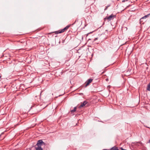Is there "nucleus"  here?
Wrapping results in <instances>:
<instances>
[{
	"instance_id": "obj_7",
	"label": "nucleus",
	"mask_w": 150,
	"mask_h": 150,
	"mask_svg": "<svg viewBox=\"0 0 150 150\" xmlns=\"http://www.w3.org/2000/svg\"><path fill=\"white\" fill-rule=\"evenodd\" d=\"M147 90L150 91V82L148 84L146 88Z\"/></svg>"
},
{
	"instance_id": "obj_10",
	"label": "nucleus",
	"mask_w": 150,
	"mask_h": 150,
	"mask_svg": "<svg viewBox=\"0 0 150 150\" xmlns=\"http://www.w3.org/2000/svg\"><path fill=\"white\" fill-rule=\"evenodd\" d=\"M98 38H95L94 39V40L93 42V41H96V40H98Z\"/></svg>"
},
{
	"instance_id": "obj_9",
	"label": "nucleus",
	"mask_w": 150,
	"mask_h": 150,
	"mask_svg": "<svg viewBox=\"0 0 150 150\" xmlns=\"http://www.w3.org/2000/svg\"><path fill=\"white\" fill-rule=\"evenodd\" d=\"M76 107H75L73 110H71V112L72 113L74 112H75L76 111Z\"/></svg>"
},
{
	"instance_id": "obj_2",
	"label": "nucleus",
	"mask_w": 150,
	"mask_h": 150,
	"mask_svg": "<svg viewBox=\"0 0 150 150\" xmlns=\"http://www.w3.org/2000/svg\"><path fill=\"white\" fill-rule=\"evenodd\" d=\"M116 17V15H113V14H112L110 16L108 17H106L104 19H107L108 21H110L112 20L113 19L115 18Z\"/></svg>"
},
{
	"instance_id": "obj_4",
	"label": "nucleus",
	"mask_w": 150,
	"mask_h": 150,
	"mask_svg": "<svg viewBox=\"0 0 150 150\" xmlns=\"http://www.w3.org/2000/svg\"><path fill=\"white\" fill-rule=\"evenodd\" d=\"M93 80L92 79H88L86 82V85L85 86V87H86L88 85H89V84L92 82Z\"/></svg>"
},
{
	"instance_id": "obj_8",
	"label": "nucleus",
	"mask_w": 150,
	"mask_h": 150,
	"mask_svg": "<svg viewBox=\"0 0 150 150\" xmlns=\"http://www.w3.org/2000/svg\"><path fill=\"white\" fill-rule=\"evenodd\" d=\"M111 150H119L117 147L114 146L110 149Z\"/></svg>"
},
{
	"instance_id": "obj_6",
	"label": "nucleus",
	"mask_w": 150,
	"mask_h": 150,
	"mask_svg": "<svg viewBox=\"0 0 150 150\" xmlns=\"http://www.w3.org/2000/svg\"><path fill=\"white\" fill-rule=\"evenodd\" d=\"M150 15V13L149 14H147V15H145L140 20V22L143 21L142 20L143 19H146V18L148 17Z\"/></svg>"
},
{
	"instance_id": "obj_3",
	"label": "nucleus",
	"mask_w": 150,
	"mask_h": 150,
	"mask_svg": "<svg viewBox=\"0 0 150 150\" xmlns=\"http://www.w3.org/2000/svg\"><path fill=\"white\" fill-rule=\"evenodd\" d=\"M70 25H68L67 26H66L63 29L61 30H59V31H56V32L57 33H62L63 32H64L65 30H67L70 27Z\"/></svg>"
},
{
	"instance_id": "obj_13",
	"label": "nucleus",
	"mask_w": 150,
	"mask_h": 150,
	"mask_svg": "<svg viewBox=\"0 0 150 150\" xmlns=\"http://www.w3.org/2000/svg\"><path fill=\"white\" fill-rule=\"evenodd\" d=\"M91 40V39H89L88 40Z\"/></svg>"
},
{
	"instance_id": "obj_1",
	"label": "nucleus",
	"mask_w": 150,
	"mask_h": 150,
	"mask_svg": "<svg viewBox=\"0 0 150 150\" xmlns=\"http://www.w3.org/2000/svg\"><path fill=\"white\" fill-rule=\"evenodd\" d=\"M45 143L42 140H39L38 141L35 146L36 150H43L41 148V146L45 145Z\"/></svg>"
},
{
	"instance_id": "obj_11",
	"label": "nucleus",
	"mask_w": 150,
	"mask_h": 150,
	"mask_svg": "<svg viewBox=\"0 0 150 150\" xmlns=\"http://www.w3.org/2000/svg\"><path fill=\"white\" fill-rule=\"evenodd\" d=\"M108 6L107 7H106V8H105V10H106L107 8H108Z\"/></svg>"
},
{
	"instance_id": "obj_5",
	"label": "nucleus",
	"mask_w": 150,
	"mask_h": 150,
	"mask_svg": "<svg viewBox=\"0 0 150 150\" xmlns=\"http://www.w3.org/2000/svg\"><path fill=\"white\" fill-rule=\"evenodd\" d=\"M88 103L86 101H84L83 102V103H81V105L79 107V108H80L82 107H83L84 106H85L87 103Z\"/></svg>"
},
{
	"instance_id": "obj_14",
	"label": "nucleus",
	"mask_w": 150,
	"mask_h": 150,
	"mask_svg": "<svg viewBox=\"0 0 150 150\" xmlns=\"http://www.w3.org/2000/svg\"><path fill=\"white\" fill-rule=\"evenodd\" d=\"M2 56H4V55H2Z\"/></svg>"
},
{
	"instance_id": "obj_12",
	"label": "nucleus",
	"mask_w": 150,
	"mask_h": 150,
	"mask_svg": "<svg viewBox=\"0 0 150 150\" xmlns=\"http://www.w3.org/2000/svg\"><path fill=\"white\" fill-rule=\"evenodd\" d=\"M125 0H123V1H122V2H125Z\"/></svg>"
}]
</instances>
